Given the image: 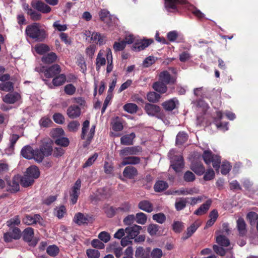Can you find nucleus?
I'll use <instances>...</instances> for the list:
<instances>
[{
  "mask_svg": "<svg viewBox=\"0 0 258 258\" xmlns=\"http://www.w3.org/2000/svg\"><path fill=\"white\" fill-rule=\"evenodd\" d=\"M20 223V220L18 216L7 221V225L12 228V231L8 232L4 234V240L6 242H11L12 239H18L21 237V231L17 227L13 228L15 225Z\"/></svg>",
  "mask_w": 258,
  "mask_h": 258,
  "instance_id": "obj_1",
  "label": "nucleus"
},
{
  "mask_svg": "<svg viewBox=\"0 0 258 258\" xmlns=\"http://www.w3.org/2000/svg\"><path fill=\"white\" fill-rule=\"evenodd\" d=\"M25 32L29 37L38 41H42L46 37L45 31L37 23L27 26Z\"/></svg>",
  "mask_w": 258,
  "mask_h": 258,
  "instance_id": "obj_2",
  "label": "nucleus"
},
{
  "mask_svg": "<svg viewBox=\"0 0 258 258\" xmlns=\"http://www.w3.org/2000/svg\"><path fill=\"white\" fill-rule=\"evenodd\" d=\"M203 158L206 164L209 165L212 163L213 167L215 170H219L221 163L220 157L219 156L214 155L211 151L207 150L204 152Z\"/></svg>",
  "mask_w": 258,
  "mask_h": 258,
  "instance_id": "obj_3",
  "label": "nucleus"
},
{
  "mask_svg": "<svg viewBox=\"0 0 258 258\" xmlns=\"http://www.w3.org/2000/svg\"><path fill=\"white\" fill-rule=\"evenodd\" d=\"M174 150H170L168 153V156L170 158V166L176 172H179L183 167V160L182 156L174 155Z\"/></svg>",
  "mask_w": 258,
  "mask_h": 258,
  "instance_id": "obj_4",
  "label": "nucleus"
},
{
  "mask_svg": "<svg viewBox=\"0 0 258 258\" xmlns=\"http://www.w3.org/2000/svg\"><path fill=\"white\" fill-rule=\"evenodd\" d=\"M89 126V121L88 120H85L83 123L81 134V138L83 140H86L88 144H90L93 139L95 128V126L93 125L91 126L89 131L88 132Z\"/></svg>",
  "mask_w": 258,
  "mask_h": 258,
  "instance_id": "obj_5",
  "label": "nucleus"
},
{
  "mask_svg": "<svg viewBox=\"0 0 258 258\" xmlns=\"http://www.w3.org/2000/svg\"><path fill=\"white\" fill-rule=\"evenodd\" d=\"M144 109L148 115L155 116L159 119H163V113L161 111V108L157 105L146 103Z\"/></svg>",
  "mask_w": 258,
  "mask_h": 258,
  "instance_id": "obj_6",
  "label": "nucleus"
},
{
  "mask_svg": "<svg viewBox=\"0 0 258 258\" xmlns=\"http://www.w3.org/2000/svg\"><path fill=\"white\" fill-rule=\"evenodd\" d=\"M142 151V149L140 146L125 147L120 151L119 155L124 158L130 155H138Z\"/></svg>",
  "mask_w": 258,
  "mask_h": 258,
  "instance_id": "obj_7",
  "label": "nucleus"
},
{
  "mask_svg": "<svg viewBox=\"0 0 258 258\" xmlns=\"http://www.w3.org/2000/svg\"><path fill=\"white\" fill-rule=\"evenodd\" d=\"M186 3V0H165V8L169 12H174L177 10L178 4Z\"/></svg>",
  "mask_w": 258,
  "mask_h": 258,
  "instance_id": "obj_8",
  "label": "nucleus"
},
{
  "mask_svg": "<svg viewBox=\"0 0 258 258\" xmlns=\"http://www.w3.org/2000/svg\"><path fill=\"white\" fill-rule=\"evenodd\" d=\"M23 238L27 242L30 243V245H35L36 242L33 240L34 237V230L31 227L26 228L23 232Z\"/></svg>",
  "mask_w": 258,
  "mask_h": 258,
  "instance_id": "obj_9",
  "label": "nucleus"
},
{
  "mask_svg": "<svg viewBox=\"0 0 258 258\" xmlns=\"http://www.w3.org/2000/svg\"><path fill=\"white\" fill-rule=\"evenodd\" d=\"M41 217L39 214L26 215L23 219V222L27 225H32L37 223H40Z\"/></svg>",
  "mask_w": 258,
  "mask_h": 258,
  "instance_id": "obj_10",
  "label": "nucleus"
},
{
  "mask_svg": "<svg viewBox=\"0 0 258 258\" xmlns=\"http://www.w3.org/2000/svg\"><path fill=\"white\" fill-rule=\"evenodd\" d=\"M142 230V227L139 225H134L129 226L125 229V233L128 234L131 238H135L140 233Z\"/></svg>",
  "mask_w": 258,
  "mask_h": 258,
  "instance_id": "obj_11",
  "label": "nucleus"
},
{
  "mask_svg": "<svg viewBox=\"0 0 258 258\" xmlns=\"http://www.w3.org/2000/svg\"><path fill=\"white\" fill-rule=\"evenodd\" d=\"M81 187V180L78 179L73 187L72 193L71 194V202L73 204L76 203Z\"/></svg>",
  "mask_w": 258,
  "mask_h": 258,
  "instance_id": "obj_12",
  "label": "nucleus"
},
{
  "mask_svg": "<svg viewBox=\"0 0 258 258\" xmlns=\"http://www.w3.org/2000/svg\"><path fill=\"white\" fill-rule=\"evenodd\" d=\"M61 72L60 67L58 64H54L44 71V75L47 78H52L59 74Z\"/></svg>",
  "mask_w": 258,
  "mask_h": 258,
  "instance_id": "obj_13",
  "label": "nucleus"
},
{
  "mask_svg": "<svg viewBox=\"0 0 258 258\" xmlns=\"http://www.w3.org/2000/svg\"><path fill=\"white\" fill-rule=\"evenodd\" d=\"M45 84L48 85L49 88H52V85L54 86H59L62 85L66 81V77L64 74H60L56 76L52 80V85L51 83L48 84L47 81L43 80Z\"/></svg>",
  "mask_w": 258,
  "mask_h": 258,
  "instance_id": "obj_14",
  "label": "nucleus"
},
{
  "mask_svg": "<svg viewBox=\"0 0 258 258\" xmlns=\"http://www.w3.org/2000/svg\"><path fill=\"white\" fill-rule=\"evenodd\" d=\"M39 149L45 157L50 156L52 152L51 142H43L40 146Z\"/></svg>",
  "mask_w": 258,
  "mask_h": 258,
  "instance_id": "obj_15",
  "label": "nucleus"
},
{
  "mask_svg": "<svg viewBox=\"0 0 258 258\" xmlns=\"http://www.w3.org/2000/svg\"><path fill=\"white\" fill-rule=\"evenodd\" d=\"M159 80L166 84H173L175 82V79L172 77L167 71H163L159 75Z\"/></svg>",
  "mask_w": 258,
  "mask_h": 258,
  "instance_id": "obj_16",
  "label": "nucleus"
},
{
  "mask_svg": "<svg viewBox=\"0 0 258 258\" xmlns=\"http://www.w3.org/2000/svg\"><path fill=\"white\" fill-rule=\"evenodd\" d=\"M67 114L71 118H75L81 114V109L77 105H71L67 109Z\"/></svg>",
  "mask_w": 258,
  "mask_h": 258,
  "instance_id": "obj_17",
  "label": "nucleus"
},
{
  "mask_svg": "<svg viewBox=\"0 0 258 258\" xmlns=\"http://www.w3.org/2000/svg\"><path fill=\"white\" fill-rule=\"evenodd\" d=\"M20 98V95L18 93H9L3 97V101L9 104H13L18 101Z\"/></svg>",
  "mask_w": 258,
  "mask_h": 258,
  "instance_id": "obj_18",
  "label": "nucleus"
},
{
  "mask_svg": "<svg viewBox=\"0 0 258 258\" xmlns=\"http://www.w3.org/2000/svg\"><path fill=\"white\" fill-rule=\"evenodd\" d=\"M137 174L138 171L137 169L133 166H127L124 168L123 171L124 177L129 179L134 178Z\"/></svg>",
  "mask_w": 258,
  "mask_h": 258,
  "instance_id": "obj_19",
  "label": "nucleus"
},
{
  "mask_svg": "<svg viewBox=\"0 0 258 258\" xmlns=\"http://www.w3.org/2000/svg\"><path fill=\"white\" fill-rule=\"evenodd\" d=\"M178 104V101L176 98H173L162 103V106L167 111L173 110Z\"/></svg>",
  "mask_w": 258,
  "mask_h": 258,
  "instance_id": "obj_20",
  "label": "nucleus"
},
{
  "mask_svg": "<svg viewBox=\"0 0 258 258\" xmlns=\"http://www.w3.org/2000/svg\"><path fill=\"white\" fill-rule=\"evenodd\" d=\"M20 182V176L19 175H16L15 176L12 181H10L9 183V190H10L11 192H16L18 191L19 190L20 186H19V182Z\"/></svg>",
  "mask_w": 258,
  "mask_h": 258,
  "instance_id": "obj_21",
  "label": "nucleus"
},
{
  "mask_svg": "<svg viewBox=\"0 0 258 258\" xmlns=\"http://www.w3.org/2000/svg\"><path fill=\"white\" fill-rule=\"evenodd\" d=\"M99 15L101 21L110 25L112 20V16L110 15L109 12L105 9L101 10L99 13Z\"/></svg>",
  "mask_w": 258,
  "mask_h": 258,
  "instance_id": "obj_22",
  "label": "nucleus"
},
{
  "mask_svg": "<svg viewBox=\"0 0 258 258\" xmlns=\"http://www.w3.org/2000/svg\"><path fill=\"white\" fill-rule=\"evenodd\" d=\"M122 158V161L120 163L121 166H125L128 164L135 165L140 162V158L138 157L129 156Z\"/></svg>",
  "mask_w": 258,
  "mask_h": 258,
  "instance_id": "obj_23",
  "label": "nucleus"
},
{
  "mask_svg": "<svg viewBox=\"0 0 258 258\" xmlns=\"http://www.w3.org/2000/svg\"><path fill=\"white\" fill-rule=\"evenodd\" d=\"M91 41L99 44L100 45L104 44L105 42V37L101 35L100 33L94 32L92 36L90 38Z\"/></svg>",
  "mask_w": 258,
  "mask_h": 258,
  "instance_id": "obj_24",
  "label": "nucleus"
},
{
  "mask_svg": "<svg viewBox=\"0 0 258 258\" xmlns=\"http://www.w3.org/2000/svg\"><path fill=\"white\" fill-rule=\"evenodd\" d=\"M166 85L167 84L159 80V81L154 83L153 84L152 87L156 91L161 94H163L166 92L167 90V87Z\"/></svg>",
  "mask_w": 258,
  "mask_h": 258,
  "instance_id": "obj_25",
  "label": "nucleus"
},
{
  "mask_svg": "<svg viewBox=\"0 0 258 258\" xmlns=\"http://www.w3.org/2000/svg\"><path fill=\"white\" fill-rule=\"evenodd\" d=\"M21 153L25 158L31 159L34 155V149L30 146H25L22 149Z\"/></svg>",
  "mask_w": 258,
  "mask_h": 258,
  "instance_id": "obj_26",
  "label": "nucleus"
},
{
  "mask_svg": "<svg viewBox=\"0 0 258 258\" xmlns=\"http://www.w3.org/2000/svg\"><path fill=\"white\" fill-rule=\"evenodd\" d=\"M136 137L135 134L132 133L130 134L123 136L120 138V143L123 145H132L133 144V140Z\"/></svg>",
  "mask_w": 258,
  "mask_h": 258,
  "instance_id": "obj_27",
  "label": "nucleus"
},
{
  "mask_svg": "<svg viewBox=\"0 0 258 258\" xmlns=\"http://www.w3.org/2000/svg\"><path fill=\"white\" fill-rule=\"evenodd\" d=\"M139 208L146 212L151 213L153 210V205L148 201H141L138 204Z\"/></svg>",
  "mask_w": 258,
  "mask_h": 258,
  "instance_id": "obj_28",
  "label": "nucleus"
},
{
  "mask_svg": "<svg viewBox=\"0 0 258 258\" xmlns=\"http://www.w3.org/2000/svg\"><path fill=\"white\" fill-rule=\"evenodd\" d=\"M25 173L34 180L38 178L40 175L39 169L36 166L29 167L27 169Z\"/></svg>",
  "mask_w": 258,
  "mask_h": 258,
  "instance_id": "obj_29",
  "label": "nucleus"
},
{
  "mask_svg": "<svg viewBox=\"0 0 258 258\" xmlns=\"http://www.w3.org/2000/svg\"><path fill=\"white\" fill-rule=\"evenodd\" d=\"M191 169L197 174L202 175L205 171L203 165L200 162H193L191 165Z\"/></svg>",
  "mask_w": 258,
  "mask_h": 258,
  "instance_id": "obj_30",
  "label": "nucleus"
},
{
  "mask_svg": "<svg viewBox=\"0 0 258 258\" xmlns=\"http://www.w3.org/2000/svg\"><path fill=\"white\" fill-rule=\"evenodd\" d=\"M104 52L100 50L98 53L96 59V69L97 71H99L101 66L105 64L106 59L103 57Z\"/></svg>",
  "mask_w": 258,
  "mask_h": 258,
  "instance_id": "obj_31",
  "label": "nucleus"
},
{
  "mask_svg": "<svg viewBox=\"0 0 258 258\" xmlns=\"http://www.w3.org/2000/svg\"><path fill=\"white\" fill-rule=\"evenodd\" d=\"M211 201L208 200L205 203L202 204L201 207L195 212V214L197 215H202L206 213L209 210L211 205Z\"/></svg>",
  "mask_w": 258,
  "mask_h": 258,
  "instance_id": "obj_32",
  "label": "nucleus"
},
{
  "mask_svg": "<svg viewBox=\"0 0 258 258\" xmlns=\"http://www.w3.org/2000/svg\"><path fill=\"white\" fill-rule=\"evenodd\" d=\"M34 182V180L28 176L26 173L23 177L20 176V183L25 187L31 185Z\"/></svg>",
  "mask_w": 258,
  "mask_h": 258,
  "instance_id": "obj_33",
  "label": "nucleus"
},
{
  "mask_svg": "<svg viewBox=\"0 0 258 258\" xmlns=\"http://www.w3.org/2000/svg\"><path fill=\"white\" fill-rule=\"evenodd\" d=\"M106 59L107 60L106 72L109 73L112 71L113 68L112 52L109 48L107 49Z\"/></svg>",
  "mask_w": 258,
  "mask_h": 258,
  "instance_id": "obj_34",
  "label": "nucleus"
},
{
  "mask_svg": "<svg viewBox=\"0 0 258 258\" xmlns=\"http://www.w3.org/2000/svg\"><path fill=\"white\" fill-rule=\"evenodd\" d=\"M35 8L43 13H48L51 11V8L47 5L42 2H37L35 5Z\"/></svg>",
  "mask_w": 258,
  "mask_h": 258,
  "instance_id": "obj_35",
  "label": "nucleus"
},
{
  "mask_svg": "<svg viewBox=\"0 0 258 258\" xmlns=\"http://www.w3.org/2000/svg\"><path fill=\"white\" fill-rule=\"evenodd\" d=\"M74 221L78 225H82L87 223L88 219L87 216L81 213L76 214L74 218Z\"/></svg>",
  "mask_w": 258,
  "mask_h": 258,
  "instance_id": "obj_36",
  "label": "nucleus"
},
{
  "mask_svg": "<svg viewBox=\"0 0 258 258\" xmlns=\"http://www.w3.org/2000/svg\"><path fill=\"white\" fill-rule=\"evenodd\" d=\"M136 258H150L149 250H145L142 247L137 248L135 252Z\"/></svg>",
  "mask_w": 258,
  "mask_h": 258,
  "instance_id": "obj_37",
  "label": "nucleus"
},
{
  "mask_svg": "<svg viewBox=\"0 0 258 258\" xmlns=\"http://www.w3.org/2000/svg\"><path fill=\"white\" fill-rule=\"evenodd\" d=\"M14 84L12 81L0 83V90L5 92H12L14 90Z\"/></svg>",
  "mask_w": 258,
  "mask_h": 258,
  "instance_id": "obj_38",
  "label": "nucleus"
},
{
  "mask_svg": "<svg viewBox=\"0 0 258 258\" xmlns=\"http://www.w3.org/2000/svg\"><path fill=\"white\" fill-rule=\"evenodd\" d=\"M188 199H189V198H180L176 199L175 203V207L176 210L180 211L183 209L185 207L187 203Z\"/></svg>",
  "mask_w": 258,
  "mask_h": 258,
  "instance_id": "obj_39",
  "label": "nucleus"
},
{
  "mask_svg": "<svg viewBox=\"0 0 258 258\" xmlns=\"http://www.w3.org/2000/svg\"><path fill=\"white\" fill-rule=\"evenodd\" d=\"M199 225L197 223H194L187 228L186 234L183 236L182 239L185 240L190 237L192 234L197 230Z\"/></svg>",
  "mask_w": 258,
  "mask_h": 258,
  "instance_id": "obj_40",
  "label": "nucleus"
},
{
  "mask_svg": "<svg viewBox=\"0 0 258 258\" xmlns=\"http://www.w3.org/2000/svg\"><path fill=\"white\" fill-rule=\"evenodd\" d=\"M56 58V54L54 52H50L44 55L42 58V61L46 63H51L54 62Z\"/></svg>",
  "mask_w": 258,
  "mask_h": 258,
  "instance_id": "obj_41",
  "label": "nucleus"
},
{
  "mask_svg": "<svg viewBox=\"0 0 258 258\" xmlns=\"http://www.w3.org/2000/svg\"><path fill=\"white\" fill-rule=\"evenodd\" d=\"M168 187V184L166 182L160 180L155 184L154 188L156 192H161L167 189Z\"/></svg>",
  "mask_w": 258,
  "mask_h": 258,
  "instance_id": "obj_42",
  "label": "nucleus"
},
{
  "mask_svg": "<svg viewBox=\"0 0 258 258\" xmlns=\"http://www.w3.org/2000/svg\"><path fill=\"white\" fill-rule=\"evenodd\" d=\"M160 98L161 95L155 92H150L147 95L148 100L152 103L159 102Z\"/></svg>",
  "mask_w": 258,
  "mask_h": 258,
  "instance_id": "obj_43",
  "label": "nucleus"
},
{
  "mask_svg": "<svg viewBox=\"0 0 258 258\" xmlns=\"http://www.w3.org/2000/svg\"><path fill=\"white\" fill-rule=\"evenodd\" d=\"M216 242L222 246H228L230 244L229 239L223 235H220L216 237Z\"/></svg>",
  "mask_w": 258,
  "mask_h": 258,
  "instance_id": "obj_44",
  "label": "nucleus"
},
{
  "mask_svg": "<svg viewBox=\"0 0 258 258\" xmlns=\"http://www.w3.org/2000/svg\"><path fill=\"white\" fill-rule=\"evenodd\" d=\"M50 134L51 136L55 140L63 136L64 132L61 128H56L51 130Z\"/></svg>",
  "mask_w": 258,
  "mask_h": 258,
  "instance_id": "obj_45",
  "label": "nucleus"
},
{
  "mask_svg": "<svg viewBox=\"0 0 258 258\" xmlns=\"http://www.w3.org/2000/svg\"><path fill=\"white\" fill-rule=\"evenodd\" d=\"M34 155L33 157V158L34 159V160L39 163L41 162L44 157H45L44 155H43V153L40 149H37L36 150H34Z\"/></svg>",
  "mask_w": 258,
  "mask_h": 258,
  "instance_id": "obj_46",
  "label": "nucleus"
},
{
  "mask_svg": "<svg viewBox=\"0 0 258 258\" xmlns=\"http://www.w3.org/2000/svg\"><path fill=\"white\" fill-rule=\"evenodd\" d=\"M135 219L137 223L143 225L146 223L147 218L145 214L140 212L136 214Z\"/></svg>",
  "mask_w": 258,
  "mask_h": 258,
  "instance_id": "obj_47",
  "label": "nucleus"
},
{
  "mask_svg": "<svg viewBox=\"0 0 258 258\" xmlns=\"http://www.w3.org/2000/svg\"><path fill=\"white\" fill-rule=\"evenodd\" d=\"M35 51L40 54H42L49 51V47L44 44H37L35 46Z\"/></svg>",
  "mask_w": 258,
  "mask_h": 258,
  "instance_id": "obj_48",
  "label": "nucleus"
},
{
  "mask_svg": "<svg viewBox=\"0 0 258 258\" xmlns=\"http://www.w3.org/2000/svg\"><path fill=\"white\" fill-rule=\"evenodd\" d=\"M187 140V136L184 132H179L177 136L176 143L178 145H181L185 143Z\"/></svg>",
  "mask_w": 258,
  "mask_h": 258,
  "instance_id": "obj_49",
  "label": "nucleus"
},
{
  "mask_svg": "<svg viewBox=\"0 0 258 258\" xmlns=\"http://www.w3.org/2000/svg\"><path fill=\"white\" fill-rule=\"evenodd\" d=\"M123 108L128 113H134L137 112L138 106L134 103H127L124 105Z\"/></svg>",
  "mask_w": 258,
  "mask_h": 258,
  "instance_id": "obj_50",
  "label": "nucleus"
},
{
  "mask_svg": "<svg viewBox=\"0 0 258 258\" xmlns=\"http://www.w3.org/2000/svg\"><path fill=\"white\" fill-rule=\"evenodd\" d=\"M237 227L240 234H244L245 232L246 224L243 219L239 218L237 220Z\"/></svg>",
  "mask_w": 258,
  "mask_h": 258,
  "instance_id": "obj_51",
  "label": "nucleus"
},
{
  "mask_svg": "<svg viewBox=\"0 0 258 258\" xmlns=\"http://www.w3.org/2000/svg\"><path fill=\"white\" fill-rule=\"evenodd\" d=\"M55 143L57 145L62 147H67L69 144V140L67 138L62 136L60 138L55 140Z\"/></svg>",
  "mask_w": 258,
  "mask_h": 258,
  "instance_id": "obj_52",
  "label": "nucleus"
},
{
  "mask_svg": "<svg viewBox=\"0 0 258 258\" xmlns=\"http://www.w3.org/2000/svg\"><path fill=\"white\" fill-rule=\"evenodd\" d=\"M27 14L29 15L31 18L34 21H37L40 19L41 15L40 14L36 12L32 9H28L27 10Z\"/></svg>",
  "mask_w": 258,
  "mask_h": 258,
  "instance_id": "obj_53",
  "label": "nucleus"
},
{
  "mask_svg": "<svg viewBox=\"0 0 258 258\" xmlns=\"http://www.w3.org/2000/svg\"><path fill=\"white\" fill-rule=\"evenodd\" d=\"M80 126V123L77 120L71 121L68 125V128L69 131L72 132H76Z\"/></svg>",
  "mask_w": 258,
  "mask_h": 258,
  "instance_id": "obj_54",
  "label": "nucleus"
},
{
  "mask_svg": "<svg viewBox=\"0 0 258 258\" xmlns=\"http://www.w3.org/2000/svg\"><path fill=\"white\" fill-rule=\"evenodd\" d=\"M247 218L248 220L250 225H254L258 219V215L255 212H251L247 214Z\"/></svg>",
  "mask_w": 258,
  "mask_h": 258,
  "instance_id": "obj_55",
  "label": "nucleus"
},
{
  "mask_svg": "<svg viewBox=\"0 0 258 258\" xmlns=\"http://www.w3.org/2000/svg\"><path fill=\"white\" fill-rule=\"evenodd\" d=\"M76 90V87L72 84H69L64 87V92L69 95H73L74 94Z\"/></svg>",
  "mask_w": 258,
  "mask_h": 258,
  "instance_id": "obj_56",
  "label": "nucleus"
},
{
  "mask_svg": "<svg viewBox=\"0 0 258 258\" xmlns=\"http://www.w3.org/2000/svg\"><path fill=\"white\" fill-rule=\"evenodd\" d=\"M98 238L103 242L106 243L110 240V236L109 234L105 231L100 232L98 236Z\"/></svg>",
  "mask_w": 258,
  "mask_h": 258,
  "instance_id": "obj_57",
  "label": "nucleus"
},
{
  "mask_svg": "<svg viewBox=\"0 0 258 258\" xmlns=\"http://www.w3.org/2000/svg\"><path fill=\"white\" fill-rule=\"evenodd\" d=\"M59 252V248L55 245H50L47 248V252L50 256H55Z\"/></svg>",
  "mask_w": 258,
  "mask_h": 258,
  "instance_id": "obj_58",
  "label": "nucleus"
},
{
  "mask_svg": "<svg viewBox=\"0 0 258 258\" xmlns=\"http://www.w3.org/2000/svg\"><path fill=\"white\" fill-rule=\"evenodd\" d=\"M231 166L228 162H223L221 165V172L222 174L226 175L229 173Z\"/></svg>",
  "mask_w": 258,
  "mask_h": 258,
  "instance_id": "obj_59",
  "label": "nucleus"
},
{
  "mask_svg": "<svg viewBox=\"0 0 258 258\" xmlns=\"http://www.w3.org/2000/svg\"><path fill=\"white\" fill-rule=\"evenodd\" d=\"M98 157V154L97 153H95L92 156L89 157L85 164L83 165V167L86 168L89 166H90L93 164L94 161L97 159Z\"/></svg>",
  "mask_w": 258,
  "mask_h": 258,
  "instance_id": "obj_60",
  "label": "nucleus"
},
{
  "mask_svg": "<svg viewBox=\"0 0 258 258\" xmlns=\"http://www.w3.org/2000/svg\"><path fill=\"white\" fill-rule=\"evenodd\" d=\"M87 254L89 258H98L100 253L98 250L93 249H89L87 250Z\"/></svg>",
  "mask_w": 258,
  "mask_h": 258,
  "instance_id": "obj_61",
  "label": "nucleus"
},
{
  "mask_svg": "<svg viewBox=\"0 0 258 258\" xmlns=\"http://www.w3.org/2000/svg\"><path fill=\"white\" fill-rule=\"evenodd\" d=\"M162 255V250L158 248H154L151 253L152 258H161Z\"/></svg>",
  "mask_w": 258,
  "mask_h": 258,
  "instance_id": "obj_62",
  "label": "nucleus"
},
{
  "mask_svg": "<svg viewBox=\"0 0 258 258\" xmlns=\"http://www.w3.org/2000/svg\"><path fill=\"white\" fill-rule=\"evenodd\" d=\"M148 232L151 235L153 236L157 234L159 230V226L156 224H150L148 227Z\"/></svg>",
  "mask_w": 258,
  "mask_h": 258,
  "instance_id": "obj_63",
  "label": "nucleus"
},
{
  "mask_svg": "<svg viewBox=\"0 0 258 258\" xmlns=\"http://www.w3.org/2000/svg\"><path fill=\"white\" fill-rule=\"evenodd\" d=\"M153 219L158 223L162 224L165 221L166 217L162 213H158L154 215Z\"/></svg>",
  "mask_w": 258,
  "mask_h": 258,
  "instance_id": "obj_64",
  "label": "nucleus"
}]
</instances>
